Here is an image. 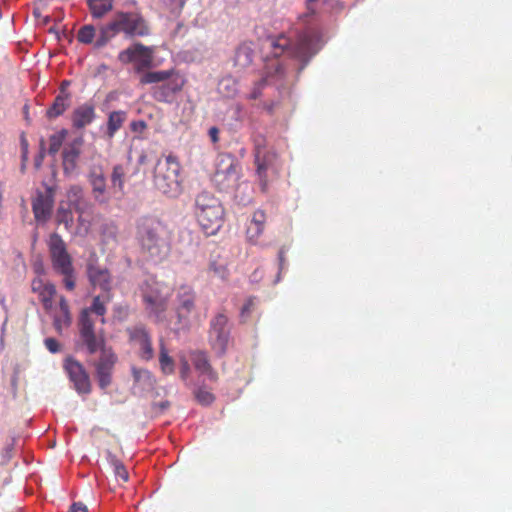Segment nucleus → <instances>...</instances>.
<instances>
[{
	"label": "nucleus",
	"mask_w": 512,
	"mask_h": 512,
	"mask_svg": "<svg viewBox=\"0 0 512 512\" xmlns=\"http://www.w3.org/2000/svg\"><path fill=\"white\" fill-rule=\"evenodd\" d=\"M119 33H124L126 37L145 36L149 33V29L140 15L120 12L100 28V35L95 42V46L103 47Z\"/></svg>",
	"instance_id": "f257e3e1"
},
{
	"label": "nucleus",
	"mask_w": 512,
	"mask_h": 512,
	"mask_svg": "<svg viewBox=\"0 0 512 512\" xmlns=\"http://www.w3.org/2000/svg\"><path fill=\"white\" fill-rule=\"evenodd\" d=\"M195 215L204 233L214 235L222 226L224 210L214 195L203 191L196 197Z\"/></svg>",
	"instance_id": "f03ea898"
},
{
	"label": "nucleus",
	"mask_w": 512,
	"mask_h": 512,
	"mask_svg": "<svg viewBox=\"0 0 512 512\" xmlns=\"http://www.w3.org/2000/svg\"><path fill=\"white\" fill-rule=\"evenodd\" d=\"M181 165L178 158L168 155L159 159L154 171V185L165 195L176 197L181 193V182L179 180Z\"/></svg>",
	"instance_id": "7ed1b4c3"
},
{
	"label": "nucleus",
	"mask_w": 512,
	"mask_h": 512,
	"mask_svg": "<svg viewBox=\"0 0 512 512\" xmlns=\"http://www.w3.org/2000/svg\"><path fill=\"white\" fill-rule=\"evenodd\" d=\"M138 239L141 247L155 259L164 258L169 251L167 232L156 221H145L139 226Z\"/></svg>",
	"instance_id": "20e7f679"
},
{
	"label": "nucleus",
	"mask_w": 512,
	"mask_h": 512,
	"mask_svg": "<svg viewBox=\"0 0 512 512\" xmlns=\"http://www.w3.org/2000/svg\"><path fill=\"white\" fill-rule=\"evenodd\" d=\"M271 45L276 50L275 55L287 53L302 61L308 60L317 52V39L307 32L300 34L293 44L286 36L280 35L271 41Z\"/></svg>",
	"instance_id": "39448f33"
},
{
	"label": "nucleus",
	"mask_w": 512,
	"mask_h": 512,
	"mask_svg": "<svg viewBox=\"0 0 512 512\" xmlns=\"http://www.w3.org/2000/svg\"><path fill=\"white\" fill-rule=\"evenodd\" d=\"M44 309L53 317L55 329L61 333L71 324V315L69 306L63 296L58 297V304H54L57 296L56 288L50 284L45 289L37 293Z\"/></svg>",
	"instance_id": "423d86ee"
},
{
	"label": "nucleus",
	"mask_w": 512,
	"mask_h": 512,
	"mask_svg": "<svg viewBox=\"0 0 512 512\" xmlns=\"http://www.w3.org/2000/svg\"><path fill=\"white\" fill-rule=\"evenodd\" d=\"M106 312V308L104 303L101 302L100 297H95L93 300V304L90 308H86L82 311L80 317V336L83 343L86 345L89 353L93 354L97 352V349L103 343V337L97 336L94 331V322L91 318V313H95L98 316H101V322L104 323V314Z\"/></svg>",
	"instance_id": "0eeeda50"
},
{
	"label": "nucleus",
	"mask_w": 512,
	"mask_h": 512,
	"mask_svg": "<svg viewBox=\"0 0 512 512\" xmlns=\"http://www.w3.org/2000/svg\"><path fill=\"white\" fill-rule=\"evenodd\" d=\"M214 183L221 190H229L236 186L240 175V166L230 154H220L216 159Z\"/></svg>",
	"instance_id": "6e6552de"
},
{
	"label": "nucleus",
	"mask_w": 512,
	"mask_h": 512,
	"mask_svg": "<svg viewBox=\"0 0 512 512\" xmlns=\"http://www.w3.org/2000/svg\"><path fill=\"white\" fill-rule=\"evenodd\" d=\"M171 294L170 286L155 279H150L144 290V300L149 312L159 318L161 313L166 310Z\"/></svg>",
	"instance_id": "1a4fd4ad"
},
{
	"label": "nucleus",
	"mask_w": 512,
	"mask_h": 512,
	"mask_svg": "<svg viewBox=\"0 0 512 512\" xmlns=\"http://www.w3.org/2000/svg\"><path fill=\"white\" fill-rule=\"evenodd\" d=\"M69 197L77 213V224L71 232L78 236H85L91 227V204L84 198L83 189L79 186L69 188Z\"/></svg>",
	"instance_id": "9d476101"
},
{
	"label": "nucleus",
	"mask_w": 512,
	"mask_h": 512,
	"mask_svg": "<svg viewBox=\"0 0 512 512\" xmlns=\"http://www.w3.org/2000/svg\"><path fill=\"white\" fill-rule=\"evenodd\" d=\"M154 52V47L134 43L118 54V60L122 64H132L140 72L153 66Z\"/></svg>",
	"instance_id": "9b49d317"
},
{
	"label": "nucleus",
	"mask_w": 512,
	"mask_h": 512,
	"mask_svg": "<svg viewBox=\"0 0 512 512\" xmlns=\"http://www.w3.org/2000/svg\"><path fill=\"white\" fill-rule=\"evenodd\" d=\"M53 269L58 274H68L74 270L73 262L63 239L56 233L50 235L47 241Z\"/></svg>",
	"instance_id": "f8f14e48"
},
{
	"label": "nucleus",
	"mask_w": 512,
	"mask_h": 512,
	"mask_svg": "<svg viewBox=\"0 0 512 512\" xmlns=\"http://www.w3.org/2000/svg\"><path fill=\"white\" fill-rule=\"evenodd\" d=\"M165 81H168L167 89L170 92L180 91L184 85V79L173 70L147 72L140 78L141 84H152Z\"/></svg>",
	"instance_id": "ddd939ff"
},
{
	"label": "nucleus",
	"mask_w": 512,
	"mask_h": 512,
	"mask_svg": "<svg viewBox=\"0 0 512 512\" xmlns=\"http://www.w3.org/2000/svg\"><path fill=\"white\" fill-rule=\"evenodd\" d=\"M194 309V291L189 286H181L177 292L176 314L178 323L187 326Z\"/></svg>",
	"instance_id": "4468645a"
},
{
	"label": "nucleus",
	"mask_w": 512,
	"mask_h": 512,
	"mask_svg": "<svg viewBox=\"0 0 512 512\" xmlns=\"http://www.w3.org/2000/svg\"><path fill=\"white\" fill-rule=\"evenodd\" d=\"M65 369L70 377V380L74 383L75 389L79 393L87 394L90 392L89 377L79 362L72 358H68L65 361Z\"/></svg>",
	"instance_id": "2eb2a0df"
},
{
	"label": "nucleus",
	"mask_w": 512,
	"mask_h": 512,
	"mask_svg": "<svg viewBox=\"0 0 512 512\" xmlns=\"http://www.w3.org/2000/svg\"><path fill=\"white\" fill-rule=\"evenodd\" d=\"M88 180L92 187V194L96 202L100 204L108 203L110 195L106 186V179L101 167H93L89 174Z\"/></svg>",
	"instance_id": "dca6fc26"
},
{
	"label": "nucleus",
	"mask_w": 512,
	"mask_h": 512,
	"mask_svg": "<svg viewBox=\"0 0 512 512\" xmlns=\"http://www.w3.org/2000/svg\"><path fill=\"white\" fill-rule=\"evenodd\" d=\"M210 340L213 347L223 352L228 342L227 318L224 315H217L211 324Z\"/></svg>",
	"instance_id": "f3484780"
},
{
	"label": "nucleus",
	"mask_w": 512,
	"mask_h": 512,
	"mask_svg": "<svg viewBox=\"0 0 512 512\" xmlns=\"http://www.w3.org/2000/svg\"><path fill=\"white\" fill-rule=\"evenodd\" d=\"M53 204L54 200L50 194H37L32 202V209L38 223H46L50 219Z\"/></svg>",
	"instance_id": "a211bd4d"
},
{
	"label": "nucleus",
	"mask_w": 512,
	"mask_h": 512,
	"mask_svg": "<svg viewBox=\"0 0 512 512\" xmlns=\"http://www.w3.org/2000/svg\"><path fill=\"white\" fill-rule=\"evenodd\" d=\"M131 341L139 349L140 357L144 360L153 358L154 351L151 346L150 338L143 328H136L131 332Z\"/></svg>",
	"instance_id": "6ab92c4d"
},
{
	"label": "nucleus",
	"mask_w": 512,
	"mask_h": 512,
	"mask_svg": "<svg viewBox=\"0 0 512 512\" xmlns=\"http://www.w3.org/2000/svg\"><path fill=\"white\" fill-rule=\"evenodd\" d=\"M74 203L69 197V189L66 192V199L59 202L56 211V221L58 224H63L68 231H72L74 227L73 217Z\"/></svg>",
	"instance_id": "aec40b11"
},
{
	"label": "nucleus",
	"mask_w": 512,
	"mask_h": 512,
	"mask_svg": "<svg viewBox=\"0 0 512 512\" xmlns=\"http://www.w3.org/2000/svg\"><path fill=\"white\" fill-rule=\"evenodd\" d=\"M87 275L90 283L94 287H99L104 291L110 289L111 278L107 269L90 263L87 267Z\"/></svg>",
	"instance_id": "412c9836"
},
{
	"label": "nucleus",
	"mask_w": 512,
	"mask_h": 512,
	"mask_svg": "<svg viewBox=\"0 0 512 512\" xmlns=\"http://www.w3.org/2000/svg\"><path fill=\"white\" fill-rule=\"evenodd\" d=\"M95 118V107L92 104L84 103L74 109L72 113V125L81 129L93 122Z\"/></svg>",
	"instance_id": "4be33fe9"
},
{
	"label": "nucleus",
	"mask_w": 512,
	"mask_h": 512,
	"mask_svg": "<svg viewBox=\"0 0 512 512\" xmlns=\"http://www.w3.org/2000/svg\"><path fill=\"white\" fill-rule=\"evenodd\" d=\"M82 144L83 139L77 138L64 150L63 167L65 173H72L76 169Z\"/></svg>",
	"instance_id": "5701e85b"
},
{
	"label": "nucleus",
	"mask_w": 512,
	"mask_h": 512,
	"mask_svg": "<svg viewBox=\"0 0 512 512\" xmlns=\"http://www.w3.org/2000/svg\"><path fill=\"white\" fill-rule=\"evenodd\" d=\"M265 214L262 211H257L253 214L247 226V238L251 243H256L264 230Z\"/></svg>",
	"instance_id": "b1692460"
},
{
	"label": "nucleus",
	"mask_w": 512,
	"mask_h": 512,
	"mask_svg": "<svg viewBox=\"0 0 512 512\" xmlns=\"http://www.w3.org/2000/svg\"><path fill=\"white\" fill-rule=\"evenodd\" d=\"M69 106V95L61 94L56 97L53 105L47 110L49 118H56L62 115Z\"/></svg>",
	"instance_id": "393cba45"
},
{
	"label": "nucleus",
	"mask_w": 512,
	"mask_h": 512,
	"mask_svg": "<svg viewBox=\"0 0 512 512\" xmlns=\"http://www.w3.org/2000/svg\"><path fill=\"white\" fill-rule=\"evenodd\" d=\"M125 175L126 170L122 165H116L113 167L111 173V190L113 193L121 194L123 192Z\"/></svg>",
	"instance_id": "a878e982"
},
{
	"label": "nucleus",
	"mask_w": 512,
	"mask_h": 512,
	"mask_svg": "<svg viewBox=\"0 0 512 512\" xmlns=\"http://www.w3.org/2000/svg\"><path fill=\"white\" fill-rule=\"evenodd\" d=\"M159 365L161 371L166 375H171L175 370V363L173 358L169 355L168 350L165 348L164 344L160 345V353H159Z\"/></svg>",
	"instance_id": "bb28decb"
},
{
	"label": "nucleus",
	"mask_w": 512,
	"mask_h": 512,
	"mask_svg": "<svg viewBox=\"0 0 512 512\" xmlns=\"http://www.w3.org/2000/svg\"><path fill=\"white\" fill-rule=\"evenodd\" d=\"M87 2L95 18H101L112 9V0H87Z\"/></svg>",
	"instance_id": "cd10ccee"
},
{
	"label": "nucleus",
	"mask_w": 512,
	"mask_h": 512,
	"mask_svg": "<svg viewBox=\"0 0 512 512\" xmlns=\"http://www.w3.org/2000/svg\"><path fill=\"white\" fill-rule=\"evenodd\" d=\"M192 362L200 373L211 375L210 364L206 355L202 352H194L192 354Z\"/></svg>",
	"instance_id": "c85d7f7f"
},
{
	"label": "nucleus",
	"mask_w": 512,
	"mask_h": 512,
	"mask_svg": "<svg viewBox=\"0 0 512 512\" xmlns=\"http://www.w3.org/2000/svg\"><path fill=\"white\" fill-rule=\"evenodd\" d=\"M66 136L67 131L65 129H62L50 136L49 152L51 154H56L60 150L64 140L66 139Z\"/></svg>",
	"instance_id": "c756f323"
},
{
	"label": "nucleus",
	"mask_w": 512,
	"mask_h": 512,
	"mask_svg": "<svg viewBox=\"0 0 512 512\" xmlns=\"http://www.w3.org/2000/svg\"><path fill=\"white\" fill-rule=\"evenodd\" d=\"M125 119V114L119 111L112 112L108 119V131L109 136H113L114 133L122 126Z\"/></svg>",
	"instance_id": "7c9ffc66"
},
{
	"label": "nucleus",
	"mask_w": 512,
	"mask_h": 512,
	"mask_svg": "<svg viewBox=\"0 0 512 512\" xmlns=\"http://www.w3.org/2000/svg\"><path fill=\"white\" fill-rule=\"evenodd\" d=\"M98 350H101V359L97 365L108 366L109 368H112L116 361V356L114 353L110 349L104 347V342L97 349V351Z\"/></svg>",
	"instance_id": "2f4dec72"
},
{
	"label": "nucleus",
	"mask_w": 512,
	"mask_h": 512,
	"mask_svg": "<svg viewBox=\"0 0 512 512\" xmlns=\"http://www.w3.org/2000/svg\"><path fill=\"white\" fill-rule=\"evenodd\" d=\"M111 370L108 366L97 365V377L101 388H106L111 382Z\"/></svg>",
	"instance_id": "473e14b6"
},
{
	"label": "nucleus",
	"mask_w": 512,
	"mask_h": 512,
	"mask_svg": "<svg viewBox=\"0 0 512 512\" xmlns=\"http://www.w3.org/2000/svg\"><path fill=\"white\" fill-rule=\"evenodd\" d=\"M77 37L81 43L90 44L95 37V28L92 25H85L78 31Z\"/></svg>",
	"instance_id": "72a5a7b5"
},
{
	"label": "nucleus",
	"mask_w": 512,
	"mask_h": 512,
	"mask_svg": "<svg viewBox=\"0 0 512 512\" xmlns=\"http://www.w3.org/2000/svg\"><path fill=\"white\" fill-rule=\"evenodd\" d=\"M251 51L246 46H241L236 52V61L241 65H247L251 62Z\"/></svg>",
	"instance_id": "f704fd0d"
},
{
	"label": "nucleus",
	"mask_w": 512,
	"mask_h": 512,
	"mask_svg": "<svg viewBox=\"0 0 512 512\" xmlns=\"http://www.w3.org/2000/svg\"><path fill=\"white\" fill-rule=\"evenodd\" d=\"M112 464H113L114 473H115V476L117 477V479H120L123 482H127L129 479V475H128V472H127L126 468L124 467V465L117 460H113Z\"/></svg>",
	"instance_id": "c9c22d12"
},
{
	"label": "nucleus",
	"mask_w": 512,
	"mask_h": 512,
	"mask_svg": "<svg viewBox=\"0 0 512 512\" xmlns=\"http://www.w3.org/2000/svg\"><path fill=\"white\" fill-rule=\"evenodd\" d=\"M220 90L227 96H232L236 92L235 82L232 79H224L220 82Z\"/></svg>",
	"instance_id": "e433bc0d"
},
{
	"label": "nucleus",
	"mask_w": 512,
	"mask_h": 512,
	"mask_svg": "<svg viewBox=\"0 0 512 512\" xmlns=\"http://www.w3.org/2000/svg\"><path fill=\"white\" fill-rule=\"evenodd\" d=\"M51 283L48 281H45L42 277H36L33 279L31 283V288L34 293H39L43 289H45L47 286H49Z\"/></svg>",
	"instance_id": "4c0bfd02"
},
{
	"label": "nucleus",
	"mask_w": 512,
	"mask_h": 512,
	"mask_svg": "<svg viewBox=\"0 0 512 512\" xmlns=\"http://www.w3.org/2000/svg\"><path fill=\"white\" fill-rule=\"evenodd\" d=\"M63 276V282L68 290H73L75 288V270L69 271L68 274H60Z\"/></svg>",
	"instance_id": "58836bf2"
},
{
	"label": "nucleus",
	"mask_w": 512,
	"mask_h": 512,
	"mask_svg": "<svg viewBox=\"0 0 512 512\" xmlns=\"http://www.w3.org/2000/svg\"><path fill=\"white\" fill-rule=\"evenodd\" d=\"M20 145H21V151H22V161H23V164H22V169L25 168V162L28 160V148H29V144H28V141L26 139V137L24 135H21L20 137Z\"/></svg>",
	"instance_id": "ea45409f"
},
{
	"label": "nucleus",
	"mask_w": 512,
	"mask_h": 512,
	"mask_svg": "<svg viewBox=\"0 0 512 512\" xmlns=\"http://www.w3.org/2000/svg\"><path fill=\"white\" fill-rule=\"evenodd\" d=\"M180 375L182 379H186L188 377L190 366L188 360L184 356H180Z\"/></svg>",
	"instance_id": "a19ab883"
},
{
	"label": "nucleus",
	"mask_w": 512,
	"mask_h": 512,
	"mask_svg": "<svg viewBox=\"0 0 512 512\" xmlns=\"http://www.w3.org/2000/svg\"><path fill=\"white\" fill-rule=\"evenodd\" d=\"M255 161H256V164H257V174H258L260 180L262 181L263 174H264V172L266 170V167H265L263 161L261 160V152L259 150L256 153Z\"/></svg>",
	"instance_id": "79ce46f5"
},
{
	"label": "nucleus",
	"mask_w": 512,
	"mask_h": 512,
	"mask_svg": "<svg viewBox=\"0 0 512 512\" xmlns=\"http://www.w3.org/2000/svg\"><path fill=\"white\" fill-rule=\"evenodd\" d=\"M44 343H45L46 348L51 353H56L60 350V345L57 342V340L54 338H47V339H45Z\"/></svg>",
	"instance_id": "37998d69"
},
{
	"label": "nucleus",
	"mask_w": 512,
	"mask_h": 512,
	"mask_svg": "<svg viewBox=\"0 0 512 512\" xmlns=\"http://www.w3.org/2000/svg\"><path fill=\"white\" fill-rule=\"evenodd\" d=\"M198 400L203 404H209L213 401V395L209 392L199 391L197 393Z\"/></svg>",
	"instance_id": "c03bdc74"
},
{
	"label": "nucleus",
	"mask_w": 512,
	"mask_h": 512,
	"mask_svg": "<svg viewBox=\"0 0 512 512\" xmlns=\"http://www.w3.org/2000/svg\"><path fill=\"white\" fill-rule=\"evenodd\" d=\"M133 375L136 381H140L141 379H150V373L146 370H137L133 368Z\"/></svg>",
	"instance_id": "a18cd8bd"
},
{
	"label": "nucleus",
	"mask_w": 512,
	"mask_h": 512,
	"mask_svg": "<svg viewBox=\"0 0 512 512\" xmlns=\"http://www.w3.org/2000/svg\"><path fill=\"white\" fill-rule=\"evenodd\" d=\"M307 10L311 13V14H316L320 5H319V0H307Z\"/></svg>",
	"instance_id": "49530a36"
},
{
	"label": "nucleus",
	"mask_w": 512,
	"mask_h": 512,
	"mask_svg": "<svg viewBox=\"0 0 512 512\" xmlns=\"http://www.w3.org/2000/svg\"><path fill=\"white\" fill-rule=\"evenodd\" d=\"M69 512H88V509L84 504L77 502L71 505Z\"/></svg>",
	"instance_id": "de8ad7c7"
},
{
	"label": "nucleus",
	"mask_w": 512,
	"mask_h": 512,
	"mask_svg": "<svg viewBox=\"0 0 512 512\" xmlns=\"http://www.w3.org/2000/svg\"><path fill=\"white\" fill-rule=\"evenodd\" d=\"M208 134H209V136H210V138H211V141H212L213 143L218 142V140H219V137H218L219 130H218V128H216V127H211V128L209 129V131H208Z\"/></svg>",
	"instance_id": "09e8293b"
},
{
	"label": "nucleus",
	"mask_w": 512,
	"mask_h": 512,
	"mask_svg": "<svg viewBox=\"0 0 512 512\" xmlns=\"http://www.w3.org/2000/svg\"><path fill=\"white\" fill-rule=\"evenodd\" d=\"M34 271L37 274V277H42V275L45 272L44 266L42 263H35L34 264Z\"/></svg>",
	"instance_id": "8fccbe9b"
},
{
	"label": "nucleus",
	"mask_w": 512,
	"mask_h": 512,
	"mask_svg": "<svg viewBox=\"0 0 512 512\" xmlns=\"http://www.w3.org/2000/svg\"><path fill=\"white\" fill-rule=\"evenodd\" d=\"M253 305V300H249L243 307L242 313L248 312L250 307Z\"/></svg>",
	"instance_id": "3c124183"
},
{
	"label": "nucleus",
	"mask_w": 512,
	"mask_h": 512,
	"mask_svg": "<svg viewBox=\"0 0 512 512\" xmlns=\"http://www.w3.org/2000/svg\"><path fill=\"white\" fill-rule=\"evenodd\" d=\"M41 160H42V156H40L39 160H37V162H36V166H37V167H39V166H40V164H41Z\"/></svg>",
	"instance_id": "603ef678"
}]
</instances>
